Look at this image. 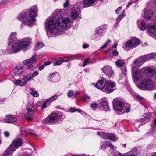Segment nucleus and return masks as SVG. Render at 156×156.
<instances>
[{"mask_svg": "<svg viewBox=\"0 0 156 156\" xmlns=\"http://www.w3.org/2000/svg\"><path fill=\"white\" fill-rule=\"evenodd\" d=\"M17 33L16 32L11 33L9 36V46H12L10 49V53H17L22 49L24 52L26 51L27 47L31 42V39L27 38L20 42L16 38Z\"/></svg>", "mask_w": 156, "mask_h": 156, "instance_id": "nucleus-1", "label": "nucleus"}, {"mask_svg": "<svg viewBox=\"0 0 156 156\" xmlns=\"http://www.w3.org/2000/svg\"><path fill=\"white\" fill-rule=\"evenodd\" d=\"M70 20L68 18L63 19L61 17H59L55 20L52 18L48 19L45 23V28L47 33H52L54 30L62 32L66 29V24L69 23Z\"/></svg>", "mask_w": 156, "mask_h": 156, "instance_id": "nucleus-2", "label": "nucleus"}, {"mask_svg": "<svg viewBox=\"0 0 156 156\" xmlns=\"http://www.w3.org/2000/svg\"><path fill=\"white\" fill-rule=\"evenodd\" d=\"M38 9L36 5L31 6L26 12H22L17 17L18 19L27 25L33 24L37 15Z\"/></svg>", "mask_w": 156, "mask_h": 156, "instance_id": "nucleus-3", "label": "nucleus"}, {"mask_svg": "<svg viewBox=\"0 0 156 156\" xmlns=\"http://www.w3.org/2000/svg\"><path fill=\"white\" fill-rule=\"evenodd\" d=\"M141 61H140L139 59H136L134 61V65L135 66L132 69V73L133 75V78L136 81H138L140 79L142 78V76H144V70H136L135 66H138L140 63Z\"/></svg>", "mask_w": 156, "mask_h": 156, "instance_id": "nucleus-4", "label": "nucleus"}, {"mask_svg": "<svg viewBox=\"0 0 156 156\" xmlns=\"http://www.w3.org/2000/svg\"><path fill=\"white\" fill-rule=\"evenodd\" d=\"M58 114L53 112L47 117L44 119L42 122L45 124H54L59 122Z\"/></svg>", "mask_w": 156, "mask_h": 156, "instance_id": "nucleus-5", "label": "nucleus"}, {"mask_svg": "<svg viewBox=\"0 0 156 156\" xmlns=\"http://www.w3.org/2000/svg\"><path fill=\"white\" fill-rule=\"evenodd\" d=\"M152 83L149 78H145L142 80L140 83L138 84V88L142 90H150L152 87Z\"/></svg>", "mask_w": 156, "mask_h": 156, "instance_id": "nucleus-6", "label": "nucleus"}, {"mask_svg": "<svg viewBox=\"0 0 156 156\" xmlns=\"http://www.w3.org/2000/svg\"><path fill=\"white\" fill-rule=\"evenodd\" d=\"M141 44V40L135 37H131L125 44L124 46L129 49H132Z\"/></svg>", "mask_w": 156, "mask_h": 156, "instance_id": "nucleus-7", "label": "nucleus"}, {"mask_svg": "<svg viewBox=\"0 0 156 156\" xmlns=\"http://www.w3.org/2000/svg\"><path fill=\"white\" fill-rule=\"evenodd\" d=\"M38 55H34L32 57L28 59L25 60L23 62V64L24 65H27V69L33 70L34 66L37 63L36 58Z\"/></svg>", "mask_w": 156, "mask_h": 156, "instance_id": "nucleus-8", "label": "nucleus"}, {"mask_svg": "<svg viewBox=\"0 0 156 156\" xmlns=\"http://www.w3.org/2000/svg\"><path fill=\"white\" fill-rule=\"evenodd\" d=\"M22 141L23 139L20 138L15 139L9 147L11 149L12 151H15L22 146L23 144Z\"/></svg>", "mask_w": 156, "mask_h": 156, "instance_id": "nucleus-9", "label": "nucleus"}, {"mask_svg": "<svg viewBox=\"0 0 156 156\" xmlns=\"http://www.w3.org/2000/svg\"><path fill=\"white\" fill-rule=\"evenodd\" d=\"M114 86V83L111 81L108 80L104 90H102V91L105 92L107 93H110L114 91L113 88Z\"/></svg>", "mask_w": 156, "mask_h": 156, "instance_id": "nucleus-10", "label": "nucleus"}, {"mask_svg": "<svg viewBox=\"0 0 156 156\" xmlns=\"http://www.w3.org/2000/svg\"><path fill=\"white\" fill-rule=\"evenodd\" d=\"M113 104L114 110L119 112L122 108V106L124 105V102L122 100L114 99L113 101Z\"/></svg>", "mask_w": 156, "mask_h": 156, "instance_id": "nucleus-11", "label": "nucleus"}, {"mask_svg": "<svg viewBox=\"0 0 156 156\" xmlns=\"http://www.w3.org/2000/svg\"><path fill=\"white\" fill-rule=\"evenodd\" d=\"M107 82L105 79L102 77L101 79L99 80L94 85L95 87L97 89L104 90L105 84Z\"/></svg>", "mask_w": 156, "mask_h": 156, "instance_id": "nucleus-12", "label": "nucleus"}, {"mask_svg": "<svg viewBox=\"0 0 156 156\" xmlns=\"http://www.w3.org/2000/svg\"><path fill=\"white\" fill-rule=\"evenodd\" d=\"M105 74L109 78H110L112 74L113 71L112 68L109 66H105L101 69Z\"/></svg>", "mask_w": 156, "mask_h": 156, "instance_id": "nucleus-13", "label": "nucleus"}, {"mask_svg": "<svg viewBox=\"0 0 156 156\" xmlns=\"http://www.w3.org/2000/svg\"><path fill=\"white\" fill-rule=\"evenodd\" d=\"M26 109L28 112V115L30 116H32L34 115V106H32L30 108L29 107L26 108ZM26 118L28 121H31L33 120L31 117H26Z\"/></svg>", "mask_w": 156, "mask_h": 156, "instance_id": "nucleus-14", "label": "nucleus"}, {"mask_svg": "<svg viewBox=\"0 0 156 156\" xmlns=\"http://www.w3.org/2000/svg\"><path fill=\"white\" fill-rule=\"evenodd\" d=\"M102 137L104 139H107L113 141L116 140L115 136L114 134L102 133Z\"/></svg>", "mask_w": 156, "mask_h": 156, "instance_id": "nucleus-15", "label": "nucleus"}, {"mask_svg": "<svg viewBox=\"0 0 156 156\" xmlns=\"http://www.w3.org/2000/svg\"><path fill=\"white\" fill-rule=\"evenodd\" d=\"M143 70H144V75H145L147 76H152L154 74V71L150 67H147Z\"/></svg>", "mask_w": 156, "mask_h": 156, "instance_id": "nucleus-16", "label": "nucleus"}, {"mask_svg": "<svg viewBox=\"0 0 156 156\" xmlns=\"http://www.w3.org/2000/svg\"><path fill=\"white\" fill-rule=\"evenodd\" d=\"M5 118L6 119L5 120V122L7 123H10L14 122L17 120L16 118L11 115H6Z\"/></svg>", "mask_w": 156, "mask_h": 156, "instance_id": "nucleus-17", "label": "nucleus"}, {"mask_svg": "<svg viewBox=\"0 0 156 156\" xmlns=\"http://www.w3.org/2000/svg\"><path fill=\"white\" fill-rule=\"evenodd\" d=\"M147 29L151 35L155 34L156 33V23H154L153 25H148Z\"/></svg>", "mask_w": 156, "mask_h": 156, "instance_id": "nucleus-18", "label": "nucleus"}, {"mask_svg": "<svg viewBox=\"0 0 156 156\" xmlns=\"http://www.w3.org/2000/svg\"><path fill=\"white\" fill-rule=\"evenodd\" d=\"M78 10V8H73L71 12L70 17L73 20L78 18V16L79 15Z\"/></svg>", "mask_w": 156, "mask_h": 156, "instance_id": "nucleus-19", "label": "nucleus"}, {"mask_svg": "<svg viewBox=\"0 0 156 156\" xmlns=\"http://www.w3.org/2000/svg\"><path fill=\"white\" fill-rule=\"evenodd\" d=\"M106 28L105 26H101L100 27L97 28L96 32L100 36H103V34L106 31Z\"/></svg>", "mask_w": 156, "mask_h": 156, "instance_id": "nucleus-20", "label": "nucleus"}, {"mask_svg": "<svg viewBox=\"0 0 156 156\" xmlns=\"http://www.w3.org/2000/svg\"><path fill=\"white\" fill-rule=\"evenodd\" d=\"M153 15V12L151 9L148 10L144 12V17L145 19L150 20Z\"/></svg>", "mask_w": 156, "mask_h": 156, "instance_id": "nucleus-21", "label": "nucleus"}, {"mask_svg": "<svg viewBox=\"0 0 156 156\" xmlns=\"http://www.w3.org/2000/svg\"><path fill=\"white\" fill-rule=\"evenodd\" d=\"M100 105L102 107L103 109L105 111H107L109 109V107L108 105V102L107 100L105 99L100 103Z\"/></svg>", "mask_w": 156, "mask_h": 156, "instance_id": "nucleus-22", "label": "nucleus"}, {"mask_svg": "<svg viewBox=\"0 0 156 156\" xmlns=\"http://www.w3.org/2000/svg\"><path fill=\"white\" fill-rule=\"evenodd\" d=\"M131 109V108L129 107V105L126 104L125 105L124 103V105L122 106V108L119 112H122V114L126 112L128 113L130 111Z\"/></svg>", "mask_w": 156, "mask_h": 156, "instance_id": "nucleus-23", "label": "nucleus"}, {"mask_svg": "<svg viewBox=\"0 0 156 156\" xmlns=\"http://www.w3.org/2000/svg\"><path fill=\"white\" fill-rule=\"evenodd\" d=\"M14 151L9 147L4 152L3 156H12Z\"/></svg>", "mask_w": 156, "mask_h": 156, "instance_id": "nucleus-24", "label": "nucleus"}, {"mask_svg": "<svg viewBox=\"0 0 156 156\" xmlns=\"http://www.w3.org/2000/svg\"><path fill=\"white\" fill-rule=\"evenodd\" d=\"M14 84L16 85H20L23 86L25 84V81L23 79L20 80V79L16 80L14 82Z\"/></svg>", "mask_w": 156, "mask_h": 156, "instance_id": "nucleus-25", "label": "nucleus"}, {"mask_svg": "<svg viewBox=\"0 0 156 156\" xmlns=\"http://www.w3.org/2000/svg\"><path fill=\"white\" fill-rule=\"evenodd\" d=\"M32 78L31 75V73H29L24 76L23 80L25 81L26 83L27 82L31 80Z\"/></svg>", "mask_w": 156, "mask_h": 156, "instance_id": "nucleus-26", "label": "nucleus"}, {"mask_svg": "<svg viewBox=\"0 0 156 156\" xmlns=\"http://www.w3.org/2000/svg\"><path fill=\"white\" fill-rule=\"evenodd\" d=\"M95 2V0H84L83 4L85 7H87L90 5L94 3Z\"/></svg>", "mask_w": 156, "mask_h": 156, "instance_id": "nucleus-27", "label": "nucleus"}, {"mask_svg": "<svg viewBox=\"0 0 156 156\" xmlns=\"http://www.w3.org/2000/svg\"><path fill=\"white\" fill-rule=\"evenodd\" d=\"M74 57V56H72L69 57H61L59 58V59H62L63 62H66L71 60L75 59Z\"/></svg>", "mask_w": 156, "mask_h": 156, "instance_id": "nucleus-28", "label": "nucleus"}, {"mask_svg": "<svg viewBox=\"0 0 156 156\" xmlns=\"http://www.w3.org/2000/svg\"><path fill=\"white\" fill-rule=\"evenodd\" d=\"M140 29L142 31H144L146 28V27L144 21H142L139 24Z\"/></svg>", "mask_w": 156, "mask_h": 156, "instance_id": "nucleus-29", "label": "nucleus"}, {"mask_svg": "<svg viewBox=\"0 0 156 156\" xmlns=\"http://www.w3.org/2000/svg\"><path fill=\"white\" fill-rule=\"evenodd\" d=\"M115 64L118 66H122L125 65V63L121 60L118 59L116 62Z\"/></svg>", "mask_w": 156, "mask_h": 156, "instance_id": "nucleus-30", "label": "nucleus"}, {"mask_svg": "<svg viewBox=\"0 0 156 156\" xmlns=\"http://www.w3.org/2000/svg\"><path fill=\"white\" fill-rule=\"evenodd\" d=\"M44 46V43L42 42L37 43L35 46V50L37 51L41 48Z\"/></svg>", "mask_w": 156, "mask_h": 156, "instance_id": "nucleus-31", "label": "nucleus"}, {"mask_svg": "<svg viewBox=\"0 0 156 156\" xmlns=\"http://www.w3.org/2000/svg\"><path fill=\"white\" fill-rule=\"evenodd\" d=\"M58 98V96L57 95H54L52 96L49 99H47L50 104L52 102L55 101Z\"/></svg>", "mask_w": 156, "mask_h": 156, "instance_id": "nucleus-32", "label": "nucleus"}, {"mask_svg": "<svg viewBox=\"0 0 156 156\" xmlns=\"http://www.w3.org/2000/svg\"><path fill=\"white\" fill-rule=\"evenodd\" d=\"M15 71L17 72L19 74H21L23 72L22 66L21 65H19L15 69Z\"/></svg>", "mask_w": 156, "mask_h": 156, "instance_id": "nucleus-33", "label": "nucleus"}, {"mask_svg": "<svg viewBox=\"0 0 156 156\" xmlns=\"http://www.w3.org/2000/svg\"><path fill=\"white\" fill-rule=\"evenodd\" d=\"M31 94L34 96L36 97H38L39 96V94L38 93L35 91L33 89H31Z\"/></svg>", "mask_w": 156, "mask_h": 156, "instance_id": "nucleus-34", "label": "nucleus"}, {"mask_svg": "<svg viewBox=\"0 0 156 156\" xmlns=\"http://www.w3.org/2000/svg\"><path fill=\"white\" fill-rule=\"evenodd\" d=\"M50 104L49 102L48 101H47V100H46L45 101V102L44 103H43L42 105L41 106V109L42 110L46 108L47 107V105H49Z\"/></svg>", "mask_w": 156, "mask_h": 156, "instance_id": "nucleus-35", "label": "nucleus"}, {"mask_svg": "<svg viewBox=\"0 0 156 156\" xmlns=\"http://www.w3.org/2000/svg\"><path fill=\"white\" fill-rule=\"evenodd\" d=\"M154 57L153 55L149 54L145 56V59L146 60H149Z\"/></svg>", "mask_w": 156, "mask_h": 156, "instance_id": "nucleus-36", "label": "nucleus"}, {"mask_svg": "<svg viewBox=\"0 0 156 156\" xmlns=\"http://www.w3.org/2000/svg\"><path fill=\"white\" fill-rule=\"evenodd\" d=\"M90 58H88L85 59L84 61V62L83 64V66L85 67L87 65L89 64L88 62L90 60Z\"/></svg>", "mask_w": 156, "mask_h": 156, "instance_id": "nucleus-37", "label": "nucleus"}, {"mask_svg": "<svg viewBox=\"0 0 156 156\" xmlns=\"http://www.w3.org/2000/svg\"><path fill=\"white\" fill-rule=\"evenodd\" d=\"M59 60L57 61L56 62H54V63L53 65L54 66H56L57 65H60L63 62L62 60V59H60L59 58Z\"/></svg>", "mask_w": 156, "mask_h": 156, "instance_id": "nucleus-38", "label": "nucleus"}, {"mask_svg": "<svg viewBox=\"0 0 156 156\" xmlns=\"http://www.w3.org/2000/svg\"><path fill=\"white\" fill-rule=\"evenodd\" d=\"M125 155H126V156H136L135 154H134L132 151L125 153Z\"/></svg>", "mask_w": 156, "mask_h": 156, "instance_id": "nucleus-39", "label": "nucleus"}, {"mask_svg": "<svg viewBox=\"0 0 156 156\" xmlns=\"http://www.w3.org/2000/svg\"><path fill=\"white\" fill-rule=\"evenodd\" d=\"M58 73V72H55L54 73H50L49 74L48 77L50 78V79H52L53 78L55 77L56 76V74Z\"/></svg>", "mask_w": 156, "mask_h": 156, "instance_id": "nucleus-40", "label": "nucleus"}, {"mask_svg": "<svg viewBox=\"0 0 156 156\" xmlns=\"http://www.w3.org/2000/svg\"><path fill=\"white\" fill-rule=\"evenodd\" d=\"M107 145L111 148L113 149L114 148V146L112 145L111 142L110 141H108L106 142Z\"/></svg>", "mask_w": 156, "mask_h": 156, "instance_id": "nucleus-41", "label": "nucleus"}, {"mask_svg": "<svg viewBox=\"0 0 156 156\" xmlns=\"http://www.w3.org/2000/svg\"><path fill=\"white\" fill-rule=\"evenodd\" d=\"M125 16V15L123 14L122 15H119L117 19V20L118 21H120Z\"/></svg>", "mask_w": 156, "mask_h": 156, "instance_id": "nucleus-42", "label": "nucleus"}, {"mask_svg": "<svg viewBox=\"0 0 156 156\" xmlns=\"http://www.w3.org/2000/svg\"><path fill=\"white\" fill-rule=\"evenodd\" d=\"M39 73L37 71H34L33 74L31 73V75L33 77H34L36 76Z\"/></svg>", "mask_w": 156, "mask_h": 156, "instance_id": "nucleus-43", "label": "nucleus"}, {"mask_svg": "<svg viewBox=\"0 0 156 156\" xmlns=\"http://www.w3.org/2000/svg\"><path fill=\"white\" fill-rule=\"evenodd\" d=\"M73 94V91L72 90H69L67 93V96L69 97H71Z\"/></svg>", "mask_w": 156, "mask_h": 156, "instance_id": "nucleus-44", "label": "nucleus"}, {"mask_svg": "<svg viewBox=\"0 0 156 156\" xmlns=\"http://www.w3.org/2000/svg\"><path fill=\"white\" fill-rule=\"evenodd\" d=\"M113 55L116 56H117L118 55L119 53L117 51V50H114L112 52Z\"/></svg>", "mask_w": 156, "mask_h": 156, "instance_id": "nucleus-45", "label": "nucleus"}, {"mask_svg": "<svg viewBox=\"0 0 156 156\" xmlns=\"http://www.w3.org/2000/svg\"><path fill=\"white\" fill-rule=\"evenodd\" d=\"M98 105L96 103H92L91 104L90 106L92 108H95L98 107Z\"/></svg>", "mask_w": 156, "mask_h": 156, "instance_id": "nucleus-46", "label": "nucleus"}, {"mask_svg": "<svg viewBox=\"0 0 156 156\" xmlns=\"http://www.w3.org/2000/svg\"><path fill=\"white\" fill-rule=\"evenodd\" d=\"M51 63V62L50 61H48L44 62V65L46 66L50 65Z\"/></svg>", "mask_w": 156, "mask_h": 156, "instance_id": "nucleus-47", "label": "nucleus"}, {"mask_svg": "<svg viewBox=\"0 0 156 156\" xmlns=\"http://www.w3.org/2000/svg\"><path fill=\"white\" fill-rule=\"evenodd\" d=\"M122 8L121 7H118L116 10L115 12L117 14H118L120 13L121 11Z\"/></svg>", "mask_w": 156, "mask_h": 156, "instance_id": "nucleus-48", "label": "nucleus"}, {"mask_svg": "<svg viewBox=\"0 0 156 156\" xmlns=\"http://www.w3.org/2000/svg\"><path fill=\"white\" fill-rule=\"evenodd\" d=\"M45 66L44 65V64H43L41 66H39L38 67V69L39 71H41L43 70V69H44L45 68Z\"/></svg>", "mask_w": 156, "mask_h": 156, "instance_id": "nucleus-49", "label": "nucleus"}, {"mask_svg": "<svg viewBox=\"0 0 156 156\" xmlns=\"http://www.w3.org/2000/svg\"><path fill=\"white\" fill-rule=\"evenodd\" d=\"M69 5V2L68 0H66L65 3L63 5V6L64 8L67 7Z\"/></svg>", "mask_w": 156, "mask_h": 156, "instance_id": "nucleus-50", "label": "nucleus"}, {"mask_svg": "<svg viewBox=\"0 0 156 156\" xmlns=\"http://www.w3.org/2000/svg\"><path fill=\"white\" fill-rule=\"evenodd\" d=\"M69 110L71 112H74L76 111V109L74 107H71L69 109Z\"/></svg>", "mask_w": 156, "mask_h": 156, "instance_id": "nucleus-51", "label": "nucleus"}, {"mask_svg": "<svg viewBox=\"0 0 156 156\" xmlns=\"http://www.w3.org/2000/svg\"><path fill=\"white\" fill-rule=\"evenodd\" d=\"M144 117H145V118L149 119L150 118V115L148 114L145 113L144 114Z\"/></svg>", "mask_w": 156, "mask_h": 156, "instance_id": "nucleus-52", "label": "nucleus"}, {"mask_svg": "<svg viewBox=\"0 0 156 156\" xmlns=\"http://www.w3.org/2000/svg\"><path fill=\"white\" fill-rule=\"evenodd\" d=\"M4 135L6 137H8L10 135L9 133L7 131L4 132Z\"/></svg>", "mask_w": 156, "mask_h": 156, "instance_id": "nucleus-53", "label": "nucleus"}, {"mask_svg": "<svg viewBox=\"0 0 156 156\" xmlns=\"http://www.w3.org/2000/svg\"><path fill=\"white\" fill-rule=\"evenodd\" d=\"M90 97H89L87 95H85L84 97H82V98H83V99L85 100L86 99H88Z\"/></svg>", "mask_w": 156, "mask_h": 156, "instance_id": "nucleus-54", "label": "nucleus"}, {"mask_svg": "<svg viewBox=\"0 0 156 156\" xmlns=\"http://www.w3.org/2000/svg\"><path fill=\"white\" fill-rule=\"evenodd\" d=\"M107 47V43H105L100 48V49H103L106 48Z\"/></svg>", "mask_w": 156, "mask_h": 156, "instance_id": "nucleus-55", "label": "nucleus"}, {"mask_svg": "<svg viewBox=\"0 0 156 156\" xmlns=\"http://www.w3.org/2000/svg\"><path fill=\"white\" fill-rule=\"evenodd\" d=\"M117 156H126V155H125V154H122L119 152Z\"/></svg>", "mask_w": 156, "mask_h": 156, "instance_id": "nucleus-56", "label": "nucleus"}, {"mask_svg": "<svg viewBox=\"0 0 156 156\" xmlns=\"http://www.w3.org/2000/svg\"><path fill=\"white\" fill-rule=\"evenodd\" d=\"M89 46V45L88 44H84L83 45V48L85 49L88 47Z\"/></svg>", "mask_w": 156, "mask_h": 156, "instance_id": "nucleus-57", "label": "nucleus"}, {"mask_svg": "<svg viewBox=\"0 0 156 156\" xmlns=\"http://www.w3.org/2000/svg\"><path fill=\"white\" fill-rule=\"evenodd\" d=\"M136 98L137 99L139 100H142L143 99V98L141 97L140 96H139L138 95H137L136 96Z\"/></svg>", "mask_w": 156, "mask_h": 156, "instance_id": "nucleus-58", "label": "nucleus"}, {"mask_svg": "<svg viewBox=\"0 0 156 156\" xmlns=\"http://www.w3.org/2000/svg\"><path fill=\"white\" fill-rule=\"evenodd\" d=\"M132 3H133L131 2H131H129L127 5L126 7H129L132 4Z\"/></svg>", "mask_w": 156, "mask_h": 156, "instance_id": "nucleus-59", "label": "nucleus"}, {"mask_svg": "<svg viewBox=\"0 0 156 156\" xmlns=\"http://www.w3.org/2000/svg\"><path fill=\"white\" fill-rule=\"evenodd\" d=\"M110 52V48L108 49L105 51V53L109 54Z\"/></svg>", "mask_w": 156, "mask_h": 156, "instance_id": "nucleus-60", "label": "nucleus"}, {"mask_svg": "<svg viewBox=\"0 0 156 156\" xmlns=\"http://www.w3.org/2000/svg\"><path fill=\"white\" fill-rule=\"evenodd\" d=\"M123 72L124 74L126 75L127 73V69L126 68L124 69Z\"/></svg>", "mask_w": 156, "mask_h": 156, "instance_id": "nucleus-61", "label": "nucleus"}, {"mask_svg": "<svg viewBox=\"0 0 156 156\" xmlns=\"http://www.w3.org/2000/svg\"><path fill=\"white\" fill-rule=\"evenodd\" d=\"M117 44L116 43H115L112 45V48H116L117 47Z\"/></svg>", "mask_w": 156, "mask_h": 156, "instance_id": "nucleus-62", "label": "nucleus"}, {"mask_svg": "<svg viewBox=\"0 0 156 156\" xmlns=\"http://www.w3.org/2000/svg\"><path fill=\"white\" fill-rule=\"evenodd\" d=\"M76 111L78 112L79 113L82 112V111L80 109H76Z\"/></svg>", "mask_w": 156, "mask_h": 156, "instance_id": "nucleus-63", "label": "nucleus"}, {"mask_svg": "<svg viewBox=\"0 0 156 156\" xmlns=\"http://www.w3.org/2000/svg\"><path fill=\"white\" fill-rule=\"evenodd\" d=\"M151 156H156V152H154L151 154Z\"/></svg>", "mask_w": 156, "mask_h": 156, "instance_id": "nucleus-64", "label": "nucleus"}]
</instances>
